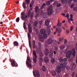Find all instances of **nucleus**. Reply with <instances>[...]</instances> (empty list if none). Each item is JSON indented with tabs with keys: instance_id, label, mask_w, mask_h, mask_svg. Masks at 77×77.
Returning a JSON list of instances; mask_svg holds the SVG:
<instances>
[{
	"instance_id": "23",
	"label": "nucleus",
	"mask_w": 77,
	"mask_h": 77,
	"mask_svg": "<svg viewBox=\"0 0 77 77\" xmlns=\"http://www.w3.org/2000/svg\"><path fill=\"white\" fill-rule=\"evenodd\" d=\"M39 10L38 7H36L35 9V12L37 13V12H39Z\"/></svg>"
},
{
	"instance_id": "9",
	"label": "nucleus",
	"mask_w": 77,
	"mask_h": 77,
	"mask_svg": "<svg viewBox=\"0 0 77 77\" xmlns=\"http://www.w3.org/2000/svg\"><path fill=\"white\" fill-rule=\"evenodd\" d=\"M11 66L13 67L18 66L17 64L16 63V61L14 60H12L11 61Z\"/></svg>"
},
{
	"instance_id": "54",
	"label": "nucleus",
	"mask_w": 77,
	"mask_h": 77,
	"mask_svg": "<svg viewBox=\"0 0 77 77\" xmlns=\"http://www.w3.org/2000/svg\"><path fill=\"white\" fill-rule=\"evenodd\" d=\"M39 23L40 24V25H41V24H42V21H40L39 22Z\"/></svg>"
},
{
	"instance_id": "45",
	"label": "nucleus",
	"mask_w": 77,
	"mask_h": 77,
	"mask_svg": "<svg viewBox=\"0 0 77 77\" xmlns=\"http://www.w3.org/2000/svg\"><path fill=\"white\" fill-rule=\"evenodd\" d=\"M63 61H64V62H66V61H67V59H66V58H64L63 59Z\"/></svg>"
},
{
	"instance_id": "51",
	"label": "nucleus",
	"mask_w": 77,
	"mask_h": 77,
	"mask_svg": "<svg viewBox=\"0 0 77 77\" xmlns=\"http://www.w3.org/2000/svg\"><path fill=\"white\" fill-rule=\"evenodd\" d=\"M66 42H67V40L66 39H64V44H66Z\"/></svg>"
},
{
	"instance_id": "16",
	"label": "nucleus",
	"mask_w": 77,
	"mask_h": 77,
	"mask_svg": "<svg viewBox=\"0 0 77 77\" xmlns=\"http://www.w3.org/2000/svg\"><path fill=\"white\" fill-rule=\"evenodd\" d=\"M44 60L45 63H48V62H49V59H48V58L47 57H45Z\"/></svg>"
},
{
	"instance_id": "56",
	"label": "nucleus",
	"mask_w": 77,
	"mask_h": 77,
	"mask_svg": "<svg viewBox=\"0 0 77 77\" xmlns=\"http://www.w3.org/2000/svg\"><path fill=\"white\" fill-rule=\"evenodd\" d=\"M57 77H61V75H57Z\"/></svg>"
},
{
	"instance_id": "39",
	"label": "nucleus",
	"mask_w": 77,
	"mask_h": 77,
	"mask_svg": "<svg viewBox=\"0 0 77 77\" xmlns=\"http://www.w3.org/2000/svg\"><path fill=\"white\" fill-rule=\"evenodd\" d=\"M20 21V17H18L16 19V22H19Z\"/></svg>"
},
{
	"instance_id": "46",
	"label": "nucleus",
	"mask_w": 77,
	"mask_h": 77,
	"mask_svg": "<svg viewBox=\"0 0 77 77\" xmlns=\"http://www.w3.org/2000/svg\"><path fill=\"white\" fill-rule=\"evenodd\" d=\"M25 1H26V2L27 3V4H29V0H25Z\"/></svg>"
},
{
	"instance_id": "63",
	"label": "nucleus",
	"mask_w": 77,
	"mask_h": 77,
	"mask_svg": "<svg viewBox=\"0 0 77 77\" xmlns=\"http://www.w3.org/2000/svg\"><path fill=\"white\" fill-rule=\"evenodd\" d=\"M73 2H77V0H73Z\"/></svg>"
},
{
	"instance_id": "32",
	"label": "nucleus",
	"mask_w": 77,
	"mask_h": 77,
	"mask_svg": "<svg viewBox=\"0 0 77 77\" xmlns=\"http://www.w3.org/2000/svg\"><path fill=\"white\" fill-rule=\"evenodd\" d=\"M69 33V30H68V29H66V35H68Z\"/></svg>"
},
{
	"instance_id": "22",
	"label": "nucleus",
	"mask_w": 77,
	"mask_h": 77,
	"mask_svg": "<svg viewBox=\"0 0 77 77\" xmlns=\"http://www.w3.org/2000/svg\"><path fill=\"white\" fill-rule=\"evenodd\" d=\"M14 44L15 46L18 47V43L17 41H15L14 42Z\"/></svg>"
},
{
	"instance_id": "49",
	"label": "nucleus",
	"mask_w": 77,
	"mask_h": 77,
	"mask_svg": "<svg viewBox=\"0 0 77 77\" xmlns=\"http://www.w3.org/2000/svg\"><path fill=\"white\" fill-rule=\"evenodd\" d=\"M64 26H65V27H66L67 28H68V25L66 24H65Z\"/></svg>"
},
{
	"instance_id": "58",
	"label": "nucleus",
	"mask_w": 77,
	"mask_h": 77,
	"mask_svg": "<svg viewBox=\"0 0 77 77\" xmlns=\"http://www.w3.org/2000/svg\"><path fill=\"white\" fill-rule=\"evenodd\" d=\"M33 74L34 76H35V77H36V75L35 74V71H33Z\"/></svg>"
},
{
	"instance_id": "6",
	"label": "nucleus",
	"mask_w": 77,
	"mask_h": 77,
	"mask_svg": "<svg viewBox=\"0 0 77 77\" xmlns=\"http://www.w3.org/2000/svg\"><path fill=\"white\" fill-rule=\"evenodd\" d=\"M43 36L42 35L39 36L38 37L39 40L41 41H43V40H44V39H45V38L47 37V35L46 34H43Z\"/></svg>"
},
{
	"instance_id": "28",
	"label": "nucleus",
	"mask_w": 77,
	"mask_h": 77,
	"mask_svg": "<svg viewBox=\"0 0 77 77\" xmlns=\"http://www.w3.org/2000/svg\"><path fill=\"white\" fill-rule=\"evenodd\" d=\"M51 73L53 75H56V73L55 71H54L53 72H52Z\"/></svg>"
},
{
	"instance_id": "24",
	"label": "nucleus",
	"mask_w": 77,
	"mask_h": 77,
	"mask_svg": "<svg viewBox=\"0 0 77 77\" xmlns=\"http://www.w3.org/2000/svg\"><path fill=\"white\" fill-rule=\"evenodd\" d=\"M59 61L60 62H63V58L62 57H59Z\"/></svg>"
},
{
	"instance_id": "7",
	"label": "nucleus",
	"mask_w": 77,
	"mask_h": 77,
	"mask_svg": "<svg viewBox=\"0 0 77 77\" xmlns=\"http://www.w3.org/2000/svg\"><path fill=\"white\" fill-rule=\"evenodd\" d=\"M33 56L34 62L36 63V61L37 60V59H36L37 58V55H36V52L35 50L33 51Z\"/></svg>"
},
{
	"instance_id": "3",
	"label": "nucleus",
	"mask_w": 77,
	"mask_h": 77,
	"mask_svg": "<svg viewBox=\"0 0 77 77\" xmlns=\"http://www.w3.org/2000/svg\"><path fill=\"white\" fill-rule=\"evenodd\" d=\"M31 14V11L30 10H29L28 11V13L27 14V16L26 15L24 14V13L22 12L21 14V15L22 16H21V17L22 20H25L27 17H29L30 14Z\"/></svg>"
},
{
	"instance_id": "31",
	"label": "nucleus",
	"mask_w": 77,
	"mask_h": 77,
	"mask_svg": "<svg viewBox=\"0 0 77 77\" xmlns=\"http://www.w3.org/2000/svg\"><path fill=\"white\" fill-rule=\"evenodd\" d=\"M37 24H38V22H37L36 21H35L34 22V25L35 26H37Z\"/></svg>"
},
{
	"instance_id": "8",
	"label": "nucleus",
	"mask_w": 77,
	"mask_h": 77,
	"mask_svg": "<svg viewBox=\"0 0 77 77\" xmlns=\"http://www.w3.org/2000/svg\"><path fill=\"white\" fill-rule=\"evenodd\" d=\"M52 6L51 5L49 6L48 8L47 9L48 10V15H51L52 14V12H53V10H52Z\"/></svg>"
},
{
	"instance_id": "11",
	"label": "nucleus",
	"mask_w": 77,
	"mask_h": 77,
	"mask_svg": "<svg viewBox=\"0 0 77 77\" xmlns=\"http://www.w3.org/2000/svg\"><path fill=\"white\" fill-rule=\"evenodd\" d=\"M75 63H72L71 65L70 66V70H74V69H75Z\"/></svg>"
},
{
	"instance_id": "34",
	"label": "nucleus",
	"mask_w": 77,
	"mask_h": 77,
	"mask_svg": "<svg viewBox=\"0 0 77 77\" xmlns=\"http://www.w3.org/2000/svg\"><path fill=\"white\" fill-rule=\"evenodd\" d=\"M51 62H52V63H54V62H55V60H54V58L51 59Z\"/></svg>"
},
{
	"instance_id": "53",
	"label": "nucleus",
	"mask_w": 77,
	"mask_h": 77,
	"mask_svg": "<svg viewBox=\"0 0 77 77\" xmlns=\"http://www.w3.org/2000/svg\"><path fill=\"white\" fill-rule=\"evenodd\" d=\"M69 75L68 74H66L64 76V77H68V76Z\"/></svg>"
},
{
	"instance_id": "41",
	"label": "nucleus",
	"mask_w": 77,
	"mask_h": 77,
	"mask_svg": "<svg viewBox=\"0 0 77 77\" xmlns=\"http://www.w3.org/2000/svg\"><path fill=\"white\" fill-rule=\"evenodd\" d=\"M73 29H74V27L73 26H72L70 27V30L71 31H72V30H73Z\"/></svg>"
},
{
	"instance_id": "35",
	"label": "nucleus",
	"mask_w": 77,
	"mask_h": 77,
	"mask_svg": "<svg viewBox=\"0 0 77 77\" xmlns=\"http://www.w3.org/2000/svg\"><path fill=\"white\" fill-rule=\"evenodd\" d=\"M48 35H50V33H51V30L50 29H49L48 31Z\"/></svg>"
},
{
	"instance_id": "60",
	"label": "nucleus",
	"mask_w": 77,
	"mask_h": 77,
	"mask_svg": "<svg viewBox=\"0 0 77 77\" xmlns=\"http://www.w3.org/2000/svg\"><path fill=\"white\" fill-rule=\"evenodd\" d=\"M54 54H56V51H54Z\"/></svg>"
},
{
	"instance_id": "26",
	"label": "nucleus",
	"mask_w": 77,
	"mask_h": 77,
	"mask_svg": "<svg viewBox=\"0 0 77 77\" xmlns=\"http://www.w3.org/2000/svg\"><path fill=\"white\" fill-rule=\"evenodd\" d=\"M23 8H24V9H26V3L23 2Z\"/></svg>"
},
{
	"instance_id": "52",
	"label": "nucleus",
	"mask_w": 77,
	"mask_h": 77,
	"mask_svg": "<svg viewBox=\"0 0 77 77\" xmlns=\"http://www.w3.org/2000/svg\"><path fill=\"white\" fill-rule=\"evenodd\" d=\"M75 48L76 50L77 51V43L75 45Z\"/></svg>"
},
{
	"instance_id": "4",
	"label": "nucleus",
	"mask_w": 77,
	"mask_h": 77,
	"mask_svg": "<svg viewBox=\"0 0 77 77\" xmlns=\"http://www.w3.org/2000/svg\"><path fill=\"white\" fill-rule=\"evenodd\" d=\"M70 18L69 19V14H66V17L67 18L68 22H69V23L70 24H71L72 23L71 22V21H73V19H72V18H73V17L72 16V14H70Z\"/></svg>"
},
{
	"instance_id": "18",
	"label": "nucleus",
	"mask_w": 77,
	"mask_h": 77,
	"mask_svg": "<svg viewBox=\"0 0 77 77\" xmlns=\"http://www.w3.org/2000/svg\"><path fill=\"white\" fill-rule=\"evenodd\" d=\"M56 31L58 33H60L62 32V29L60 28H56Z\"/></svg>"
},
{
	"instance_id": "2",
	"label": "nucleus",
	"mask_w": 77,
	"mask_h": 77,
	"mask_svg": "<svg viewBox=\"0 0 77 77\" xmlns=\"http://www.w3.org/2000/svg\"><path fill=\"white\" fill-rule=\"evenodd\" d=\"M66 64H67V63H64L63 64L61 63L57 65V69H56V71L57 73H60V72H61V68H63V66H65V65H66Z\"/></svg>"
},
{
	"instance_id": "33",
	"label": "nucleus",
	"mask_w": 77,
	"mask_h": 77,
	"mask_svg": "<svg viewBox=\"0 0 77 77\" xmlns=\"http://www.w3.org/2000/svg\"><path fill=\"white\" fill-rule=\"evenodd\" d=\"M46 5V4H45V3L43 4V5H42V7L41 9H43V8H44V7H45V6Z\"/></svg>"
},
{
	"instance_id": "15",
	"label": "nucleus",
	"mask_w": 77,
	"mask_h": 77,
	"mask_svg": "<svg viewBox=\"0 0 77 77\" xmlns=\"http://www.w3.org/2000/svg\"><path fill=\"white\" fill-rule=\"evenodd\" d=\"M29 29V33H31L32 32V26H31V24H30V23H29L28 25V26Z\"/></svg>"
},
{
	"instance_id": "38",
	"label": "nucleus",
	"mask_w": 77,
	"mask_h": 77,
	"mask_svg": "<svg viewBox=\"0 0 77 77\" xmlns=\"http://www.w3.org/2000/svg\"><path fill=\"white\" fill-rule=\"evenodd\" d=\"M75 72H72V77H73V76H74V75H75Z\"/></svg>"
},
{
	"instance_id": "42",
	"label": "nucleus",
	"mask_w": 77,
	"mask_h": 77,
	"mask_svg": "<svg viewBox=\"0 0 77 77\" xmlns=\"http://www.w3.org/2000/svg\"><path fill=\"white\" fill-rule=\"evenodd\" d=\"M28 36L29 38V39H30V34L29 33H28Z\"/></svg>"
},
{
	"instance_id": "40",
	"label": "nucleus",
	"mask_w": 77,
	"mask_h": 77,
	"mask_svg": "<svg viewBox=\"0 0 77 77\" xmlns=\"http://www.w3.org/2000/svg\"><path fill=\"white\" fill-rule=\"evenodd\" d=\"M73 10L75 11H77V7H75L73 8Z\"/></svg>"
},
{
	"instance_id": "12",
	"label": "nucleus",
	"mask_w": 77,
	"mask_h": 77,
	"mask_svg": "<svg viewBox=\"0 0 77 77\" xmlns=\"http://www.w3.org/2000/svg\"><path fill=\"white\" fill-rule=\"evenodd\" d=\"M49 23L50 21L47 20H46L45 22V25L47 26V28L48 29L50 28V26H49Z\"/></svg>"
},
{
	"instance_id": "37",
	"label": "nucleus",
	"mask_w": 77,
	"mask_h": 77,
	"mask_svg": "<svg viewBox=\"0 0 77 77\" xmlns=\"http://www.w3.org/2000/svg\"><path fill=\"white\" fill-rule=\"evenodd\" d=\"M29 47L30 48H31L32 47H31L32 44H31V42L30 41L29 42Z\"/></svg>"
},
{
	"instance_id": "27",
	"label": "nucleus",
	"mask_w": 77,
	"mask_h": 77,
	"mask_svg": "<svg viewBox=\"0 0 77 77\" xmlns=\"http://www.w3.org/2000/svg\"><path fill=\"white\" fill-rule=\"evenodd\" d=\"M42 69L43 71H46V69L45 68V66H43Z\"/></svg>"
},
{
	"instance_id": "5",
	"label": "nucleus",
	"mask_w": 77,
	"mask_h": 77,
	"mask_svg": "<svg viewBox=\"0 0 77 77\" xmlns=\"http://www.w3.org/2000/svg\"><path fill=\"white\" fill-rule=\"evenodd\" d=\"M31 62L30 58L29 57H28L26 63L29 68H32V65L31 63Z\"/></svg>"
},
{
	"instance_id": "30",
	"label": "nucleus",
	"mask_w": 77,
	"mask_h": 77,
	"mask_svg": "<svg viewBox=\"0 0 77 77\" xmlns=\"http://www.w3.org/2000/svg\"><path fill=\"white\" fill-rule=\"evenodd\" d=\"M23 27L24 29H26V23L25 22L23 23Z\"/></svg>"
},
{
	"instance_id": "13",
	"label": "nucleus",
	"mask_w": 77,
	"mask_h": 77,
	"mask_svg": "<svg viewBox=\"0 0 77 77\" xmlns=\"http://www.w3.org/2000/svg\"><path fill=\"white\" fill-rule=\"evenodd\" d=\"M32 46L33 47V48H35L36 49H38V46H36V47L35 41V40L32 41Z\"/></svg>"
},
{
	"instance_id": "29",
	"label": "nucleus",
	"mask_w": 77,
	"mask_h": 77,
	"mask_svg": "<svg viewBox=\"0 0 77 77\" xmlns=\"http://www.w3.org/2000/svg\"><path fill=\"white\" fill-rule=\"evenodd\" d=\"M57 26H58V27H61L62 26V23H59V24L57 23Z\"/></svg>"
},
{
	"instance_id": "44",
	"label": "nucleus",
	"mask_w": 77,
	"mask_h": 77,
	"mask_svg": "<svg viewBox=\"0 0 77 77\" xmlns=\"http://www.w3.org/2000/svg\"><path fill=\"white\" fill-rule=\"evenodd\" d=\"M75 5L73 4L71 5L70 7L71 8H72L74 7V6Z\"/></svg>"
},
{
	"instance_id": "57",
	"label": "nucleus",
	"mask_w": 77,
	"mask_h": 77,
	"mask_svg": "<svg viewBox=\"0 0 77 77\" xmlns=\"http://www.w3.org/2000/svg\"><path fill=\"white\" fill-rule=\"evenodd\" d=\"M38 17V14H36L35 16V17L36 18H37Z\"/></svg>"
},
{
	"instance_id": "25",
	"label": "nucleus",
	"mask_w": 77,
	"mask_h": 77,
	"mask_svg": "<svg viewBox=\"0 0 77 77\" xmlns=\"http://www.w3.org/2000/svg\"><path fill=\"white\" fill-rule=\"evenodd\" d=\"M60 49H64L65 48V46L63 45H61L60 46Z\"/></svg>"
},
{
	"instance_id": "64",
	"label": "nucleus",
	"mask_w": 77,
	"mask_h": 77,
	"mask_svg": "<svg viewBox=\"0 0 77 77\" xmlns=\"http://www.w3.org/2000/svg\"><path fill=\"white\" fill-rule=\"evenodd\" d=\"M33 15H31L30 17L31 18H33Z\"/></svg>"
},
{
	"instance_id": "59",
	"label": "nucleus",
	"mask_w": 77,
	"mask_h": 77,
	"mask_svg": "<svg viewBox=\"0 0 77 77\" xmlns=\"http://www.w3.org/2000/svg\"><path fill=\"white\" fill-rule=\"evenodd\" d=\"M62 29H64V30H65V27L63 26V27H62Z\"/></svg>"
},
{
	"instance_id": "14",
	"label": "nucleus",
	"mask_w": 77,
	"mask_h": 77,
	"mask_svg": "<svg viewBox=\"0 0 77 77\" xmlns=\"http://www.w3.org/2000/svg\"><path fill=\"white\" fill-rule=\"evenodd\" d=\"M46 33V31L44 29H42L40 30V33H41V35H44Z\"/></svg>"
},
{
	"instance_id": "61",
	"label": "nucleus",
	"mask_w": 77,
	"mask_h": 77,
	"mask_svg": "<svg viewBox=\"0 0 77 77\" xmlns=\"http://www.w3.org/2000/svg\"><path fill=\"white\" fill-rule=\"evenodd\" d=\"M65 23V20H63L62 21V23Z\"/></svg>"
},
{
	"instance_id": "1",
	"label": "nucleus",
	"mask_w": 77,
	"mask_h": 77,
	"mask_svg": "<svg viewBox=\"0 0 77 77\" xmlns=\"http://www.w3.org/2000/svg\"><path fill=\"white\" fill-rule=\"evenodd\" d=\"M71 55H73V56H75V48H73L72 50L69 51L67 53L66 57L67 58H69L71 57Z\"/></svg>"
},
{
	"instance_id": "62",
	"label": "nucleus",
	"mask_w": 77,
	"mask_h": 77,
	"mask_svg": "<svg viewBox=\"0 0 77 77\" xmlns=\"http://www.w3.org/2000/svg\"><path fill=\"white\" fill-rule=\"evenodd\" d=\"M16 4H18V3H19V2H16Z\"/></svg>"
},
{
	"instance_id": "36",
	"label": "nucleus",
	"mask_w": 77,
	"mask_h": 77,
	"mask_svg": "<svg viewBox=\"0 0 77 77\" xmlns=\"http://www.w3.org/2000/svg\"><path fill=\"white\" fill-rule=\"evenodd\" d=\"M58 3V2H54V5H57V4Z\"/></svg>"
},
{
	"instance_id": "48",
	"label": "nucleus",
	"mask_w": 77,
	"mask_h": 77,
	"mask_svg": "<svg viewBox=\"0 0 77 77\" xmlns=\"http://www.w3.org/2000/svg\"><path fill=\"white\" fill-rule=\"evenodd\" d=\"M63 38L61 37L60 38V39L59 40V41H62V40H63Z\"/></svg>"
},
{
	"instance_id": "17",
	"label": "nucleus",
	"mask_w": 77,
	"mask_h": 77,
	"mask_svg": "<svg viewBox=\"0 0 77 77\" xmlns=\"http://www.w3.org/2000/svg\"><path fill=\"white\" fill-rule=\"evenodd\" d=\"M44 53L46 56H48V49H45L44 51Z\"/></svg>"
},
{
	"instance_id": "20",
	"label": "nucleus",
	"mask_w": 77,
	"mask_h": 77,
	"mask_svg": "<svg viewBox=\"0 0 77 77\" xmlns=\"http://www.w3.org/2000/svg\"><path fill=\"white\" fill-rule=\"evenodd\" d=\"M52 40H51V38H49L48 39V43L49 44H51V43H52Z\"/></svg>"
},
{
	"instance_id": "19",
	"label": "nucleus",
	"mask_w": 77,
	"mask_h": 77,
	"mask_svg": "<svg viewBox=\"0 0 77 77\" xmlns=\"http://www.w3.org/2000/svg\"><path fill=\"white\" fill-rule=\"evenodd\" d=\"M35 72L37 77H39L40 76V74L38 70H35Z\"/></svg>"
},
{
	"instance_id": "55",
	"label": "nucleus",
	"mask_w": 77,
	"mask_h": 77,
	"mask_svg": "<svg viewBox=\"0 0 77 77\" xmlns=\"http://www.w3.org/2000/svg\"><path fill=\"white\" fill-rule=\"evenodd\" d=\"M61 15H63V16H64V17H66L65 14L62 13L61 14Z\"/></svg>"
},
{
	"instance_id": "21",
	"label": "nucleus",
	"mask_w": 77,
	"mask_h": 77,
	"mask_svg": "<svg viewBox=\"0 0 77 77\" xmlns=\"http://www.w3.org/2000/svg\"><path fill=\"white\" fill-rule=\"evenodd\" d=\"M49 55L50 57H53V51L49 53Z\"/></svg>"
},
{
	"instance_id": "50",
	"label": "nucleus",
	"mask_w": 77,
	"mask_h": 77,
	"mask_svg": "<svg viewBox=\"0 0 77 77\" xmlns=\"http://www.w3.org/2000/svg\"><path fill=\"white\" fill-rule=\"evenodd\" d=\"M72 1V0H69V1L68 2V3L69 4H70L71 3V2Z\"/></svg>"
},
{
	"instance_id": "10",
	"label": "nucleus",
	"mask_w": 77,
	"mask_h": 77,
	"mask_svg": "<svg viewBox=\"0 0 77 77\" xmlns=\"http://www.w3.org/2000/svg\"><path fill=\"white\" fill-rule=\"evenodd\" d=\"M39 55L40 56H41V57H39V59L40 61V62H43V61L44 60H43V59H42V56H43V53L42 52H39Z\"/></svg>"
},
{
	"instance_id": "43",
	"label": "nucleus",
	"mask_w": 77,
	"mask_h": 77,
	"mask_svg": "<svg viewBox=\"0 0 77 77\" xmlns=\"http://www.w3.org/2000/svg\"><path fill=\"white\" fill-rule=\"evenodd\" d=\"M46 4L47 5H50V2L49 1H48L46 3Z\"/></svg>"
},
{
	"instance_id": "47",
	"label": "nucleus",
	"mask_w": 77,
	"mask_h": 77,
	"mask_svg": "<svg viewBox=\"0 0 77 77\" xmlns=\"http://www.w3.org/2000/svg\"><path fill=\"white\" fill-rule=\"evenodd\" d=\"M61 6V4H57V7H59V6Z\"/></svg>"
}]
</instances>
